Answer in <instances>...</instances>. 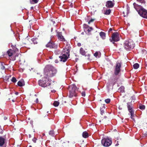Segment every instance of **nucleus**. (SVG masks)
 <instances>
[{
  "label": "nucleus",
  "instance_id": "nucleus-1",
  "mask_svg": "<svg viewBox=\"0 0 147 147\" xmlns=\"http://www.w3.org/2000/svg\"><path fill=\"white\" fill-rule=\"evenodd\" d=\"M57 72L56 69L50 65H46L44 69V77L49 78L52 77L56 74Z\"/></svg>",
  "mask_w": 147,
  "mask_h": 147
},
{
  "label": "nucleus",
  "instance_id": "nucleus-2",
  "mask_svg": "<svg viewBox=\"0 0 147 147\" xmlns=\"http://www.w3.org/2000/svg\"><path fill=\"white\" fill-rule=\"evenodd\" d=\"M133 5L135 9L140 15L143 18L147 19V10L140 5L134 3Z\"/></svg>",
  "mask_w": 147,
  "mask_h": 147
},
{
  "label": "nucleus",
  "instance_id": "nucleus-3",
  "mask_svg": "<svg viewBox=\"0 0 147 147\" xmlns=\"http://www.w3.org/2000/svg\"><path fill=\"white\" fill-rule=\"evenodd\" d=\"M78 88L75 85H71L69 86L68 88L69 97L70 98H72L74 96L76 97L77 96V92H78Z\"/></svg>",
  "mask_w": 147,
  "mask_h": 147
},
{
  "label": "nucleus",
  "instance_id": "nucleus-4",
  "mask_svg": "<svg viewBox=\"0 0 147 147\" xmlns=\"http://www.w3.org/2000/svg\"><path fill=\"white\" fill-rule=\"evenodd\" d=\"M38 82L39 86L42 87H47L51 85V80L50 81L48 78L44 77L42 80L38 81Z\"/></svg>",
  "mask_w": 147,
  "mask_h": 147
},
{
  "label": "nucleus",
  "instance_id": "nucleus-5",
  "mask_svg": "<svg viewBox=\"0 0 147 147\" xmlns=\"http://www.w3.org/2000/svg\"><path fill=\"white\" fill-rule=\"evenodd\" d=\"M63 52H65V53L63 54L62 56H59V58L60 59V61L65 62L69 55V48L65 47V49H63Z\"/></svg>",
  "mask_w": 147,
  "mask_h": 147
},
{
  "label": "nucleus",
  "instance_id": "nucleus-6",
  "mask_svg": "<svg viewBox=\"0 0 147 147\" xmlns=\"http://www.w3.org/2000/svg\"><path fill=\"white\" fill-rule=\"evenodd\" d=\"M124 47L127 50H129L133 49L135 47V44L131 40H126L124 43Z\"/></svg>",
  "mask_w": 147,
  "mask_h": 147
},
{
  "label": "nucleus",
  "instance_id": "nucleus-7",
  "mask_svg": "<svg viewBox=\"0 0 147 147\" xmlns=\"http://www.w3.org/2000/svg\"><path fill=\"white\" fill-rule=\"evenodd\" d=\"M7 54L9 57V59L11 60H15L16 57L18 56L17 54H15V52L11 49L8 50L7 52Z\"/></svg>",
  "mask_w": 147,
  "mask_h": 147
},
{
  "label": "nucleus",
  "instance_id": "nucleus-8",
  "mask_svg": "<svg viewBox=\"0 0 147 147\" xmlns=\"http://www.w3.org/2000/svg\"><path fill=\"white\" fill-rule=\"evenodd\" d=\"M127 107L128 110L130 113L131 118V119L134 121H135V119L134 118V111L132 109V104L131 102H128L127 103Z\"/></svg>",
  "mask_w": 147,
  "mask_h": 147
},
{
  "label": "nucleus",
  "instance_id": "nucleus-9",
  "mask_svg": "<svg viewBox=\"0 0 147 147\" xmlns=\"http://www.w3.org/2000/svg\"><path fill=\"white\" fill-rule=\"evenodd\" d=\"M111 42H113L114 44V42H117L119 40V34L117 32H115L112 34L111 38H110Z\"/></svg>",
  "mask_w": 147,
  "mask_h": 147
},
{
  "label": "nucleus",
  "instance_id": "nucleus-10",
  "mask_svg": "<svg viewBox=\"0 0 147 147\" xmlns=\"http://www.w3.org/2000/svg\"><path fill=\"white\" fill-rule=\"evenodd\" d=\"M122 63L118 62L116 63L114 70V74L115 75H118L120 71V68L121 66Z\"/></svg>",
  "mask_w": 147,
  "mask_h": 147
},
{
  "label": "nucleus",
  "instance_id": "nucleus-11",
  "mask_svg": "<svg viewBox=\"0 0 147 147\" xmlns=\"http://www.w3.org/2000/svg\"><path fill=\"white\" fill-rule=\"evenodd\" d=\"M102 144L104 146L108 147L112 143L111 140L109 139H103L101 141Z\"/></svg>",
  "mask_w": 147,
  "mask_h": 147
},
{
  "label": "nucleus",
  "instance_id": "nucleus-12",
  "mask_svg": "<svg viewBox=\"0 0 147 147\" xmlns=\"http://www.w3.org/2000/svg\"><path fill=\"white\" fill-rule=\"evenodd\" d=\"M47 47L49 48L50 49H56L57 47V45L55 44L53 42H49L46 45Z\"/></svg>",
  "mask_w": 147,
  "mask_h": 147
},
{
  "label": "nucleus",
  "instance_id": "nucleus-13",
  "mask_svg": "<svg viewBox=\"0 0 147 147\" xmlns=\"http://www.w3.org/2000/svg\"><path fill=\"white\" fill-rule=\"evenodd\" d=\"M57 36L59 40L62 41H65V39L63 36L62 35L61 32H57Z\"/></svg>",
  "mask_w": 147,
  "mask_h": 147
},
{
  "label": "nucleus",
  "instance_id": "nucleus-14",
  "mask_svg": "<svg viewBox=\"0 0 147 147\" xmlns=\"http://www.w3.org/2000/svg\"><path fill=\"white\" fill-rule=\"evenodd\" d=\"M114 5V3L111 1H107L106 3V6L109 8L113 7Z\"/></svg>",
  "mask_w": 147,
  "mask_h": 147
},
{
  "label": "nucleus",
  "instance_id": "nucleus-15",
  "mask_svg": "<svg viewBox=\"0 0 147 147\" xmlns=\"http://www.w3.org/2000/svg\"><path fill=\"white\" fill-rule=\"evenodd\" d=\"M57 133L54 130V129H51L49 132V135L52 136H54L55 134H57Z\"/></svg>",
  "mask_w": 147,
  "mask_h": 147
},
{
  "label": "nucleus",
  "instance_id": "nucleus-16",
  "mask_svg": "<svg viewBox=\"0 0 147 147\" xmlns=\"http://www.w3.org/2000/svg\"><path fill=\"white\" fill-rule=\"evenodd\" d=\"M18 85L20 87L24 86L25 85V82L23 80H20L18 83Z\"/></svg>",
  "mask_w": 147,
  "mask_h": 147
},
{
  "label": "nucleus",
  "instance_id": "nucleus-17",
  "mask_svg": "<svg viewBox=\"0 0 147 147\" xmlns=\"http://www.w3.org/2000/svg\"><path fill=\"white\" fill-rule=\"evenodd\" d=\"M5 139L2 136H0V146H3L5 143Z\"/></svg>",
  "mask_w": 147,
  "mask_h": 147
},
{
  "label": "nucleus",
  "instance_id": "nucleus-18",
  "mask_svg": "<svg viewBox=\"0 0 147 147\" xmlns=\"http://www.w3.org/2000/svg\"><path fill=\"white\" fill-rule=\"evenodd\" d=\"M105 110V104H103L102 107H100V114L102 115L104 113V111Z\"/></svg>",
  "mask_w": 147,
  "mask_h": 147
},
{
  "label": "nucleus",
  "instance_id": "nucleus-19",
  "mask_svg": "<svg viewBox=\"0 0 147 147\" xmlns=\"http://www.w3.org/2000/svg\"><path fill=\"white\" fill-rule=\"evenodd\" d=\"M80 53L83 55L86 56V52L82 48H81L80 50Z\"/></svg>",
  "mask_w": 147,
  "mask_h": 147
},
{
  "label": "nucleus",
  "instance_id": "nucleus-20",
  "mask_svg": "<svg viewBox=\"0 0 147 147\" xmlns=\"http://www.w3.org/2000/svg\"><path fill=\"white\" fill-rule=\"evenodd\" d=\"M100 35L102 38L104 39L106 38V34L105 33L103 32H101L100 33Z\"/></svg>",
  "mask_w": 147,
  "mask_h": 147
},
{
  "label": "nucleus",
  "instance_id": "nucleus-21",
  "mask_svg": "<svg viewBox=\"0 0 147 147\" xmlns=\"http://www.w3.org/2000/svg\"><path fill=\"white\" fill-rule=\"evenodd\" d=\"M82 137L84 138H87L89 136L88 133L86 131L83 132L82 134Z\"/></svg>",
  "mask_w": 147,
  "mask_h": 147
},
{
  "label": "nucleus",
  "instance_id": "nucleus-22",
  "mask_svg": "<svg viewBox=\"0 0 147 147\" xmlns=\"http://www.w3.org/2000/svg\"><path fill=\"white\" fill-rule=\"evenodd\" d=\"M111 84L113 86L116 84V78H113L111 79V81H110Z\"/></svg>",
  "mask_w": 147,
  "mask_h": 147
},
{
  "label": "nucleus",
  "instance_id": "nucleus-23",
  "mask_svg": "<svg viewBox=\"0 0 147 147\" xmlns=\"http://www.w3.org/2000/svg\"><path fill=\"white\" fill-rule=\"evenodd\" d=\"M125 88L123 86H121L118 89L119 92H124Z\"/></svg>",
  "mask_w": 147,
  "mask_h": 147
},
{
  "label": "nucleus",
  "instance_id": "nucleus-24",
  "mask_svg": "<svg viewBox=\"0 0 147 147\" xmlns=\"http://www.w3.org/2000/svg\"><path fill=\"white\" fill-rule=\"evenodd\" d=\"M31 40L34 44H37L38 41V39L37 38H33L31 39Z\"/></svg>",
  "mask_w": 147,
  "mask_h": 147
},
{
  "label": "nucleus",
  "instance_id": "nucleus-25",
  "mask_svg": "<svg viewBox=\"0 0 147 147\" xmlns=\"http://www.w3.org/2000/svg\"><path fill=\"white\" fill-rule=\"evenodd\" d=\"M111 10L110 9H109L106 10L105 11L104 13V14L106 15H108L109 14L111 13Z\"/></svg>",
  "mask_w": 147,
  "mask_h": 147
},
{
  "label": "nucleus",
  "instance_id": "nucleus-26",
  "mask_svg": "<svg viewBox=\"0 0 147 147\" xmlns=\"http://www.w3.org/2000/svg\"><path fill=\"white\" fill-rule=\"evenodd\" d=\"M133 67L135 69H137L139 67V65L137 63H136L133 65Z\"/></svg>",
  "mask_w": 147,
  "mask_h": 147
},
{
  "label": "nucleus",
  "instance_id": "nucleus-27",
  "mask_svg": "<svg viewBox=\"0 0 147 147\" xmlns=\"http://www.w3.org/2000/svg\"><path fill=\"white\" fill-rule=\"evenodd\" d=\"M59 104V103L57 101H55L53 103V105L55 107L58 106Z\"/></svg>",
  "mask_w": 147,
  "mask_h": 147
},
{
  "label": "nucleus",
  "instance_id": "nucleus-28",
  "mask_svg": "<svg viewBox=\"0 0 147 147\" xmlns=\"http://www.w3.org/2000/svg\"><path fill=\"white\" fill-rule=\"evenodd\" d=\"M11 47L13 48V49L14 50H13L14 51V52H17V51H19V50L18 49H17L16 47V45H15V46H13V45H12L11 46Z\"/></svg>",
  "mask_w": 147,
  "mask_h": 147
},
{
  "label": "nucleus",
  "instance_id": "nucleus-29",
  "mask_svg": "<svg viewBox=\"0 0 147 147\" xmlns=\"http://www.w3.org/2000/svg\"><path fill=\"white\" fill-rule=\"evenodd\" d=\"M139 108L140 109L143 110L145 109V106L144 105H139Z\"/></svg>",
  "mask_w": 147,
  "mask_h": 147
},
{
  "label": "nucleus",
  "instance_id": "nucleus-30",
  "mask_svg": "<svg viewBox=\"0 0 147 147\" xmlns=\"http://www.w3.org/2000/svg\"><path fill=\"white\" fill-rule=\"evenodd\" d=\"M137 1H138V2H139L140 3L142 4H145V2L144 1V0H137Z\"/></svg>",
  "mask_w": 147,
  "mask_h": 147
},
{
  "label": "nucleus",
  "instance_id": "nucleus-31",
  "mask_svg": "<svg viewBox=\"0 0 147 147\" xmlns=\"http://www.w3.org/2000/svg\"><path fill=\"white\" fill-rule=\"evenodd\" d=\"M11 81L15 83L17 81V80L16 78L14 77H13L12 78Z\"/></svg>",
  "mask_w": 147,
  "mask_h": 147
},
{
  "label": "nucleus",
  "instance_id": "nucleus-32",
  "mask_svg": "<svg viewBox=\"0 0 147 147\" xmlns=\"http://www.w3.org/2000/svg\"><path fill=\"white\" fill-rule=\"evenodd\" d=\"M111 101V100L109 98H107V99H106L105 100V102L107 104L109 103Z\"/></svg>",
  "mask_w": 147,
  "mask_h": 147
},
{
  "label": "nucleus",
  "instance_id": "nucleus-33",
  "mask_svg": "<svg viewBox=\"0 0 147 147\" xmlns=\"http://www.w3.org/2000/svg\"><path fill=\"white\" fill-rule=\"evenodd\" d=\"M95 19H91L88 22V24H90V23L93 22L94 20Z\"/></svg>",
  "mask_w": 147,
  "mask_h": 147
},
{
  "label": "nucleus",
  "instance_id": "nucleus-34",
  "mask_svg": "<svg viewBox=\"0 0 147 147\" xmlns=\"http://www.w3.org/2000/svg\"><path fill=\"white\" fill-rule=\"evenodd\" d=\"M81 94H82V96L84 97L86 96V93H85V91H83L82 92Z\"/></svg>",
  "mask_w": 147,
  "mask_h": 147
},
{
  "label": "nucleus",
  "instance_id": "nucleus-35",
  "mask_svg": "<svg viewBox=\"0 0 147 147\" xmlns=\"http://www.w3.org/2000/svg\"><path fill=\"white\" fill-rule=\"evenodd\" d=\"M32 1L34 3H36L38 2L39 0H32Z\"/></svg>",
  "mask_w": 147,
  "mask_h": 147
},
{
  "label": "nucleus",
  "instance_id": "nucleus-36",
  "mask_svg": "<svg viewBox=\"0 0 147 147\" xmlns=\"http://www.w3.org/2000/svg\"><path fill=\"white\" fill-rule=\"evenodd\" d=\"M98 53L97 52H96L94 54V56L95 57H96L98 55Z\"/></svg>",
  "mask_w": 147,
  "mask_h": 147
},
{
  "label": "nucleus",
  "instance_id": "nucleus-37",
  "mask_svg": "<svg viewBox=\"0 0 147 147\" xmlns=\"http://www.w3.org/2000/svg\"><path fill=\"white\" fill-rule=\"evenodd\" d=\"M37 140V139L36 138H34L32 139V141H33L35 143H36V140Z\"/></svg>",
  "mask_w": 147,
  "mask_h": 147
},
{
  "label": "nucleus",
  "instance_id": "nucleus-38",
  "mask_svg": "<svg viewBox=\"0 0 147 147\" xmlns=\"http://www.w3.org/2000/svg\"><path fill=\"white\" fill-rule=\"evenodd\" d=\"M142 52L143 53H144L145 54L146 53V50L144 49H143L142 50Z\"/></svg>",
  "mask_w": 147,
  "mask_h": 147
},
{
  "label": "nucleus",
  "instance_id": "nucleus-39",
  "mask_svg": "<svg viewBox=\"0 0 147 147\" xmlns=\"http://www.w3.org/2000/svg\"><path fill=\"white\" fill-rule=\"evenodd\" d=\"M92 29H93L92 27H90L89 29H88V32H89L91 31L92 30Z\"/></svg>",
  "mask_w": 147,
  "mask_h": 147
},
{
  "label": "nucleus",
  "instance_id": "nucleus-40",
  "mask_svg": "<svg viewBox=\"0 0 147 147\" xmlns=\"http://www.w3.org/2000/svg\"><path fill=\"white\" fill-rule=\"evenodd\" d=\"M3 133V131L2 129H0V133L2 134Z\"/></svg>",
  "mask_w": 147,
  "mask_h": 147
},
{
  "label": "nucleus",
  "instance_id": "nucleus-41",
  "mask_svg": "<svg viewBox=\"0 0 147 147\" xmlns=\"http://www.w3.org/2000/svg\"><path fill=\"white\" fill-rule=\"evenodd\" d=\"M77 45L78 47H80L81 46V44L79 42V43H78Z\"/></svg>",
  "mask_w": 147,
  "mask_h": 147
},
{
  "label": "nucleus",
  "instance_id": "nucleus-42",
  "mask_svg": "<svg viewBox=\"0 0 147 147\" xmlns=\"http://www.w3.org/2000/svg\"><path fill=\"white\" fill-rule=\"evenodd\" d=\"M112 30V28H111L109 29V32Z\"/></svg>",
  "mask_w": 147,
  "mask_h": 147
},
{
  "label": "nucleus",
  "instance_id": "nucleus-43",
  "mask_svg": "<svg viewBox=\"0 0 147 147\" xmlns=\"http://www.w3.org/2000/svg\"><path fill=\"white\" fill-rule=\"evenodd\" d=\"M1 69H4L5 68V67L4 66H3L2 65V67H1Z\"/></svg>",
  "mask_w": 147,
  "mask_h": 147
},
{
  "label": "nucleus",
  "instance_id": "nucleus-44",
  "mask_svg": "<svg viewBox=\"0 0 147 147\" xmlns=\"http://www.w3.org/2000/svg\"><path fill=\"white\" fill-rule=\"evenodd\" d=\"M4 120H7V117H4Z\"/></svg>",
  "mask_w": 147,
  "mask_h": 147
},
{
  "label": "nucleus",
  "instance_id": "nucleus-45",
  "mask_svg": "<svg viewBox=\"0 0 147 147\" xmlns=\"http://www.w3.org/2000/svg\"><path fill=\"white\" fill-rule=\"evenodd\" d=\"M15 94L16 95H18V92H15Z\"/></svg>",
  "mask_w": 147,
  "mask_h": 147
},
{
  "label": "nucleus",
  "instance_id": "nucleus-46",
  "mask_svg": "<svg viewBox=\"0 0 147 147\" xmlns=\"http://www.w3.org/2000/svg\"><path fill=\"white\" fill-rule=\"evenodd\" d=\"M104 119H106L107 118V117L106 116H104Z\"/></svg>",
  "mask_w": 147,
  "mask_h": 147
},
{
  "label": "nucleus",
  "instance_id": "nucleus-47",
  "mask_svg": "<svg viewBox=\"0 0 147 147\" xmlns=\"http://www.w3.org/2000/svg\"><path fill=\"white\" fill-rule=\"evenodd\" d=\"M70 6L71 7H73V5H72V3H71V5H70Z\"/></svg>",
  "mask_w": 147,
  "mask_h": 147
},
{
  "label": "nucleus",
  "instance_id": "nucleus-48",
  "mask_svg": "<svg viewBox=\"0 0 147 147\" xmlns=\"http://www.w3.org/2000/svg\"><path fill=\"white\" fill-rule=\"evenodd\" d=\"M31 9H33V7H31Z\"/></svg>",
  "mask_w": 147,
  "mask_h": 147
},
{
  "label": "nucleus",
  "instance_id": "nucleus-49",
  "mask_svg": "<svg viewBox=\"0 0 147 147\" xmlns=\"http://www.w3.org/2000/svg\"><path fill=\"white\" fill-rule=\"evenodd\" d=\"M65 142L63 143V145H64V144H65Z\"/></svg>",
  "mask_w": 147,
  "mask_h": 147
},
{
  "label": "nucleus",
  "instance_id": "nucleus-50",
  "mask_svg": "<svg viewBox=\"0 0 147 147\" xmlns=\"http://www.w3.org/2000/svg\"><path fill=\"white\" fill-rule=\"evenodd\" d=\"M145 64H146V65L147 66V63H146Z\"/></svg>",
  "mask_w": 147,
  "mask_h": 147
},
{
  "label": "nucleus",
  "instance_id": "nucleus-51",
  "mask_svg": "<svg viewBox=\"0 0 147 147\" xmlns=\"http://www.w3.org/2000/svg\"><path fill=\"white\" fill-rule=\"evenodd\" d=\"M88 56L89 57L90 56V55H89V54H88Z\"/></svg>",
  "mask_w": 147,
  "mask_h": 147
},
{
  "label": "nucleus",
  "instance_id": "nucleus-52",
  "mask_svg": "<svg viewBox=\"0 0 147 147\" xmlns=\"http://www.w3.org/2000/svg\"><path fill=\"white\" fill-rule=\"evenodd\" d=\"M29 147H32V146H29Z\"/></svg>",
  "mask_w": 147,
  "mask_h": 147
},
{
  "label": "nucleus",
  "instance_id": "nucleus-53",
  "mask_svg": "<svg viewBox=\"0 0 147 147\" xmlns=\"http://www.w3.org/2000/svg\"><path fill=\"white\" fill-rule=\"evenodd\" d=\"M36 101H38V99L37 98L36 99Z\"/></svg>",
  "mask_w": 147,
  "mask_h": 147
},
{
  "label": "nucleus",
  "instance_id": "nucleus-54",
  "mask_svg": "<svg viewBox=\"0 0 147 147\" xmlns=\"http://www.w3.org/2000/svg\"><path fill=\"white\" fill-rule=\"evenodd\" d=\"M12 101H13V102H14V100H12Z\"/></svg>",
  "mask_w": 147,
  "mask_h": 147
},
{
  "label": "nucleus",
  "instance_id": "nucleus-55",
  "mask_svg": "<svg viewBox=\"0 0 147 147\" xmlns=\"http://www.w3.org/2000/svg\"><path fill=\"white\" fill-rule=\"evenodd\" d=\"M30 137V135H29V137Z\"/></svg>",
  "mask_w": 147,
  "mask_h": 147
},
{
  "label": "nucleus",
  "instance_id": "nucleus-56",
  "mask_svg": "<svg viewBox=\"0 0 147 147\" xmlns=\"http://www.w3.org/2000/svg\"><path fill=\"white\" fill-rule=\"evenodd\" d=\"M30 137V135H29V137Z\"/></svg>",
  "mask_w": 147,
  "mask_h": 147
},
{
  "label": "nucleus",
  "instance_id": "nucleus-57",
  "mask_svg": "<svg viewBox=\"0 0 147 147\" xmlns=\"http://www.w3.org/2000/svg\"><path fill=\"white\" fill-rule=\"evenodd\" d=\"M1 126L0 125V128H1Z\"/></svg>",
  "mask_w": 147,
  "mask_h": 147
},
{
  "label": "nucleus",
  "instance_id": "nucleus-58",
  "mask_svg": "<svg viewBox=\"0 0 147 147\" xmlns=\"http://www.w3.org/2000/svg\"><path fill=\"white\" fill-rule=\"evenodd\" d=\"M100 121H100H101L100 120V121Z\"/></svg>",
  "mask_w": 147,
  "mask_h": 147
}]
</instances>
